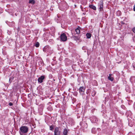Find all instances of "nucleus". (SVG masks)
<instances>
[{"label": "nucleus", "mask_w": 135, "mask_h": 135, "mask_svg": "<svg viewBox=\"0 0 135 135\" xmlns=\"http://www.w3.org/2000/svg\"><path fill=\"white\" fill-rule=\"evenodd\" d=\"M28 128L26 126H21L19 132L21 135H27L28 131Z\"/></svg>", "instance_id": "obj_1"}, {"label": "nucleus", "mask_w": 135, "mask_h": 135, "mask_svg": "<svg viewBox=\"0 0 135 135\" xmlns=\"http://www.w3.org/2000/svg\"><path fill=\"white\" fill-rule=\"evenodd\" d=\"M60 39L61 41H65L67 40V38L66 35L64 33H63L60 35Z\"/></svg>", "instance_id": "obj_2"}, {"label": "nucleus", "mask_w": 135, "mask_h": 135, "mask_svg": "<svg viewBox=\"0 0 135 135\" xmlns=\"http://www.w3.org/2000/svg\"><path fill=\"white\" fill-rule=\"evenodd\" d=\"M98 7L99 11H102L103 10V3L102 1H100L98 4Z\"/></svg>", "instance_id": "obj_3"}, {"label": "nucleus", "mask_w": 135, "mask_h": 135, "mask_svg": "<svg viewBox=\"0 0 135 135\" xmlns=\"http://www.w3.org/2000/svg\"><path fill=\"white\" fill-rule=\"evenodd\" d=\"M61 131L59 130V128L56 127L54 131V135H60Z\"/></svg>", "instance_id": "obj_4"}, {"label": "nucleus", "mask_w": 135, "mask_h": 135, "mask_svg": "<svg viewBox=\"0 0 135 135\" xmlns=\"http://www.w3.org/2000/svg\"><path fill=\"white\" fill-rule=\"evenodd\" d=\"M45 78V76L42 75L38 79V83H42L43 82V80Z\"/></svg>", "instance_id": "obj_5"}, {"label": "nucleus", "mask_w": 135, "mask_h": 135, "mask_svg": "<svg viewBox=\"0 0 135 135\" xmlns=\"http://www.w3.org/2000/svg\"><path fill=\"white\" fill-rule=\"evenodd\" d=\"M85 91V89L83 87H80L79 89L80 93L82 94H83L84 93Z\"/></svg>", "instance_id": "obj_6"}, {"label": "nucleus", "mask_w": 135, "mask_h": 135, "mask_svg": "<svg viewBox=\"0 0 135 135\" xmlns=\"http://www.w3.org/2000/svg\"><path fill=\"white\" fill-rule=\"evenodd\" d=\"M50 49V47L49 46H45L43 49V51L44 52L49 51Z\"/></svg>", "instance_id": "obj_7"}, {"label": "nucleus", "mask_w": 135, "mask_h": 135, "mask_svg": "<svg viewBox=\"0 0 135 135\" xmlns=\"http://www.w3.org/2000/svg\"><path fill=\"white\" fill-rule=\"evenodd\" d=\"M91 120L93 121L94 123L96 122L97 121H98L97 118L95 116H93Z\"/></svg>", "instance_id": "obj_8"}, {"label": "nucleus", "mask_w": 135, "mask_h": 135, "mask_svg": "<svg viewBox=\"0 0 135 135\" xmlns=\"http://www.w3.org/2000/svg\"><path fill=\"white\" fill-rule=\"evenodd\" d=\"M68 133V131L65 128L64 129L63 132V135H67Z\"/></svg>", "instance_id": "obj_9"}, {"label": "nucleus", "mask_w": 135, "mask_h": 135, "mask_svg": "<svg viewBox=\"0 0 135 135\" xmlns=\"http://www.w3.org/2000/svg\"><path fill=\"white\" fill-rule=\"evenodd\" d=\"M112 75L111 74H109V76L108 77V80H110L111 81H113L114 78L111 77Z\"/></svg>", "instance_id": "obj_10"}, {"label": "nucleus", "mask_w": 135, "mask_h": 135, "mask_svg": "<svg viewBox=\"0 0 135 135\" xmlns=\"http://www.w3.org/2000/svg\"><path fill=\"white\" fill-rule=\"evenodd\" d=\"M89 7L90 8L92 9L93 10H96V7L93 5H89Z\"/></svg>", "instance_id": "obj_11"}, {"label": "nucleus", "mask_w": 135, "mask_h": 135, "mask_svg": "<svg viewBox=\"0 0 135 135\" xmlns=\"http://www.w3.org/2000/svg\"><path fill=\"white\" fill-rule=\"evenodd\" d=\"M80 27H78V28H76L75 29V31L76 32V33L77 34H79L80 33Z\"/></svg>", "instance_id": "obj_12"}, {"label": "nucleus", "mask_w": 135, "mask_h": 135, "mask_svg": "<svg viewBox=\"0 0 135 135\" xmlns=\"http://www.w3.org/2000/svg\"><path fill=\"white\" fill-rule=\"evenodd\" d=\"M86 36L88 38H90L91 36V34L90 33H87L86 34Z\"/></svg>", "instance_id": "obj_13"}, {"label": "nucleus", "mask_w": 135, "mask_h": 135, "mask_svg": "<svg viewBox=\"0 0 135 135\" xmlns=\"http://www.w3.org/2000/svg\"><path fill=\"white\" fill-rule=\"evenodd\" d=\"M39 44L38 42H36L35 44V46L37 47H38L39 46Z\"/></svg>", "instance_id": "obj_14"}, {"label": "nucleus", "mask_w": 135, "mask_h": 135, "mask_svg": "<svg viewBox=\"0 0 135 135\" xmlns=\"http://www.w3.org/2000/svg\"><path fill=\"white\" fill-rule=\"evenodd\" d=\"M29 3L32 4H34L35 3V2L34 0H31L29 1Z\"/></svg>", "instance_id": "obj_15"}, {"label": "nucleus", "mask_w": 135, "mask_h": 135, "mask_svg": "<svg viewBox=\"0 0 135 135\" xmlns=\"http://www.w3.org/2000/svg\"><path fill=\"white\" fill-rule=\"evenodd\" d=\"M117 14L118 16H119L121 15V13L120 11H118L117 12Z\"/></svg>", "instance_id": "obj_16"}, {"label": "nucleus", "mask_w": 135, "mask_h": 135, "mask_svg": "<svg viewBox=\"0 0 135 135\" xmlns=\"http://www.w3.org/2000/svg\"><path fill=\"white\" fill-rule=\"evenodd\" d=\"M50 130H52L53 129V127L52 126H50Z\"/></svg>", "instance_id": "obj_17"}, {"label": "nucleus", "mask_w": 135, "mask_h": 135, "mask_svg": "<svg viewBox=\"0 0 135 135\" xmlns=\"http://www.w3.org/2000/svg\"><path fill=\"white\" fill-rule=\"evenodd\" d=\"M13 78H10L9 79V81L10 82V83H11L12 81L13 80Z\"/></svg>", "instance_id": "obj_18"}, {"label": "nucleus", "mask_w": 135, "mask_h": 135, "mask_svg": "<svg viewBox=\"0 0 135 135\" xmlns=\"http://www.w3.org/2000/svg\"><path fill=\"white\" fill-rule=\"evenodd\" d=\"M82 49L83 50H85L86 49V47L85 46H83L82 47Z\"/></svg>", "instance_id": "obj_19"}, {"label": "nucleus", "mask_w": 135, "mask_h": 135, "mask_svg": "<svg viewBox=\"0 0 135 135\" xmlns=\"http://www.w3.org/2000/svg\"><path fill=\"white\" fill-rule=\"evenodd\" d=\"M135 33V27H134L132 30Z\"/></svg>", "instance_id": "obj_20"}, {"label": "nucleus", "mask_w": 135, "mask_h": 135, "mask_svg": "<svg viewBox=\"0 0 135 135\" xmlns=\"http://www.w3.org/2000/svg\"><path fill=\"white\" fill-rule=\"evenodd\" d=\"M9 106H12L13 105V104L11 102H10L9 103Z\"/></svg>", "instance_id": "obj_21"}, {"label": "nucleus", "mask_w": 135, "mask_h": 135, "mask_svg": "<svg viewBox=\"0 0 135 135\" xmlns=\"http://www.w3.org/2000/svg\"><path fill=\"white\" fill-rule=\"evenodd\" d=\"M85 124L86 125V126L85 127L83 126V127H84V128H86L87 127V124L86 123H85Z\"/></svg>", "instance_id": "obj_22"}, {"label": "nucleus", "mask_w": 135, "mask_h": 135, "mask_svg": "<svg viewBox=\"0 0 135 135\" xmlns=\"http://www.w3.org/2000/svg\"><path fill=\"white\" fill-rule=\"evenodd\" d=\"M133 40L135 42V36L133 38Z\"/></svg>", "instance_id": "obj_23"}, {"label": "nucleus", "mask_w": 135, "mask_h": 135, "mask_svg": "<svg viewBox=\"0 0 135 135\" xmlns=\"http://www.w3.org/2000/svg\"><path fill=\"white\" fill-rule=\"evenodd\" d=\"M133 10L134 11H135V5H134V7Z\"/></svg>", "instance_id": "obj_24"}, {"label": "nucleus", "mask_w": 135, "mask_h": 135, "mask_svg": "<svg viewBox=\"0 0 135 135\" xmlns=\"http://www.w3.org/2000/svg\"><path fill=\"white\" fill-rule=\"evenodd\" d=\"M121 23L122 24H124V23L123 22H122Z\"/></svg>", "instance_id": "obj_25"}, {"label": "nucleus", "mask_w": 135, "mask_h": 135, "mask_svg": "<svg viewBox=\"0 0 135 135\" xmlns=\"http://www.w3.org/2000/svg\"><path fill=\"white\" fill-rule=\"evenodd\" d=\"M92 94H93V93H92ZM92 95H93V96H94V95H95V94H93V95L92 94Z\"/></svg>", "instance_id": "obj_26"}, {"label": "nucleus", "mask_w": 135, "mask_h": 135, "mask_svg": "<svg viewBox=\"0 0 135 135\" xmlns=\"http://www.w3.org/2000/svg\"><path fill=\"white\" fill-rule=\"evenodd\" d=\"M75 7L76 6V5H75Z\"/></svg>", "instance_id": "obj_27"}]
</instances>
